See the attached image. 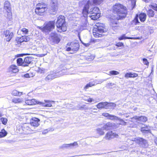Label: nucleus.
<instances>
[{
  "label": "nucleus",
  "mask_w": 157,
  "mask_h": 157,
  "mask_svg": "<svg viewBox=\"0 0 157 157\" xmlns=\"http://www.w3.org/2000/svg\"><path fill=\"white\" fill-rule=\"evenodd\" d=\"M113 11L114 13L117 14L116 19L117 20L125 18L127 14L126 7L119 3L116 4L113 6Z\"/></svg>",
  "instance_id": "f257e3e1"
},
{
  "label": "nucleus",
  "mask_w": 157,
  "mask_h": 157,
  "mask_svg": "<svg viewBox=\"0 0 157 157\" xmlns=\"http://www.w3.org/2000/svg\"><path fill=\"white\" fill-rule=\"evenodd\" d=\"M65 18V17L62 15L59 16L57 17L56 25L57 30L58 32L61 33L66 31L67 26Z\"/></svg>",
  "instance_id": "f03ea898"
},
{
  "label": "nucleus",
  "mask_w": 157,
  "mask_h": 157,
  "mask_svg": "<svg viewBox=\"0 0 157 157\" xmlns=\"http://www.w3.org/2000/svg\"><path fill=\"white\" fill-rule=\"evenodd\" d=\"M55 21H50L45 22L44 25V26L39 27L44 32L46 33L48 32H50L55 28Z\"/></svg>",
  "instance_id": "7ed1b4c3"
},
{
  "label": "nucleus",
  "mask_w": 157,
  "mask_h": 157,
  "mask_svg": "<svg viewBox=\"0 0 157 157\" xmlns=\"http://www.w3.org/2000/svg\"><path fill=\"white\" fill-rule=\"evenodd\" d=\"M4 9L6 10L5 13V16L9 21L12 20V14L11 12V7L10 4L8 1H6L4 3Z\"/></svg>",
  "instance_id": "20e7f679"
},
{
  "label": "nucleus",
  "mask_w": 157,
  "mask_h": 157,
  "mask_svg": "<svg viewBox=\"0 0 157 157\" xmlns=\"http://www.w3.org/2000/svg\"><path fill=\"white\" fill-rule=\"evenodd\" d=\"M93 29V34L95 37H101L102 34L104 32V30L102 28L99 27L98 24H97L94 26Z\"/></svg>",
  "instance_id": "39448f33"
},
{
  "label": "nucleus",
  "mask_w": 157,
  "mask_h": 157,
  "mask_svg": "<svg viewBox=\"0 0 157 157\" xmlns=\"http://www.w3.org/2000/svg\"><path fill=\"white\" fill-rule=\"evenodd\" d=\"M146 14L144 13H141L139 15L137 14L134 19L132 21V23L136 25L140 23V22L138 21V18H139L141 21H144L146 20Z\"/></svg>",
  "instance_id": "423d86ee"
},
{
  "label": "nucleus",
  "mask_w": 157,
  "mask_h": 157,
  "mask_svg": "<svg viewBox=\"0 0 157 157\" xmlns=\"http://www.w3.org/2000/svg\"><path fill=\"white\" fill-rule=\"evenodd\" d=\"M55 102V101L50 100H44V101H40L39 105L44 107H53Z\"/></svg>",
  "instance_id": "0eeeda50"
},
{
  "label": "nucleus",
  "mask_w": 157,
  "mask_h": 157,
  "mask_svg": "<svg viewBox=\"0 0 157 157\" xmlns=\"http://www.w3.org/2000/svg\"><path fill=\"white\" fill-rule=\"evenodd\" d=\"M78 145L77 142H74L70 144H63L59 147L60 149H71L78 147Z\"/></svg>",
  "instance_id": "6e6552de"
},
{
  "label": "nucleus",
  "mask_w": 157,
  "mask_h": 157,
  "mask_svg": "<svg viewBox=\"0 0 157 157\" xmlns=\"http://www.w3.org/2000/svg\"><path fill=\"white\" fill-rule=\"evenodd\" d=\"M97 108H105V107H115L116 104L113 102H101L96 105Z\"/></svg>",
  "instance_id": "1a4fd4ad"
},
{
  "label": "nucleus",
  "mask_w": 157,
  "mask_h": 157,
  "mask_svg": "<svg viewBox=\"0 0 157 157\" xmlns=\"http://www.w3.org/2000/svg\"><path fill=\"white\" fill-rule=\"evenodd\" d=\"M4 35L5 36V40L7 41H10L14 36L13 32H10L9 30L5 31L3 33Z\"/></svg>",
  "instance_id": "9d476101"
},
{
  "label": "nucleus",
  "mask_w": 157,
  "mask_h": 157,
  "mask_svg": "<svg viewBox=\"0 0 157 157\" xmlns=\"http://www.w3.org/2000/svg\"><path fill=\"white\" fill-rule=\"evenodd\" d=\"M136 141L140 146L143 147H145L147 146V141L142 138L138 137L136 139Z\"/></svg>",
  "instance_id": "9b49d317"
},
{
  "label": "nucleus",
  "mask_w": 157,
  "mask_h": 157,
  "mask_svg": "<svg viewBox=\"0 0 157 157\" xmlns=\"http://www.w3.org/2000/svg\"><path fill=\"white\" fill-rule=\"evenodd\" d=\"M92 4V1L88 0L86 2V4L85 5L82 11V13L84 17L85 16V15H87V14L88 13V9L89 6L90 5H91Z\"/></svg>",
  "instance_id": "f8f14e48"
},
{
  "label": "nucleus",
  "mask_w": 157,
  "mask_h": 157,
  "mask_svg": "<svg viewBox=\"0 0 157 157\" xmlns=\"http://www.w3.org/2000/svg\"><path fill=\"white\" fill-rule=\"evenodd\" d=\"M131 121L133 122L135 121L134 120H136V122L138 121H140L143 122H146L147 120V118L146 117L141 116L140 117H138L137 116H135L131 118Z\"/></svg>",
  "instance_id": "ddd939ff"
},
{
  "label": "nucleus",
  "mask_w": 157,
  "mask_h": 157,
  "mask_svg": "<svg viewBox=\"0 0 157 157\" xmlns=\"http://www.w3.org/2000/svg\"><path fill=\"white\" fill-rule=\"evenodd\" d=\"M117 136L118 135L117 134L111 131L108 132L106 134L105 138L106 140H110L114 137H117Z\"/></svg>",
  "instance_id": "4468645a"
},
{
  "label": "nucleus",
  "mask_w": 157,
  "mask_h": 157,
  "mask_svg": "<svg viewBox=\"0 0 157 157\" xmlns=\"http://www.w3.org/2000/svg\"><path fill=\"white\" fill-rule=\"evenodd\" d=\"M40 101H37L35 99L31 100H25V103L28 105H34L36 104L39 105Z\"/></svg>",
  "instance_id": "2eb2a0df"
},
{
  "label": "nucleus",
  "mask_w": 157,
  "mask_h": 157,
  "mask_svg": "<svg viewBox=\"0 0 157 157\" xmlns=\"http://www.w3.org/2000/svg\"><path fill=\"white\" fill-rule=\"evenodd\" d=\"M40 120L34 117L32 119L30 122V124L31 126L34 127H38L39 124V122L40 121Z\"/></svg>",
  "instance_id": "dca6fc26"
},
{
  "label": "nucleus",
  "mask_w": 157,
  "mask_h": 157,
  "mask_svg": "<svg viewBox=\"0 0 157 157\" xmlns=\"http://www.w3.org/2000/svg\"><path fill=\"white\" fill-rule=\"evenodd\" d=\"M33 58L32 57H25L23 63V66H28L29 64H30L32 61Z\"/></svg>",
  "instance_id": "f3484780"
},
{
  "label": "nucleus",
  "mask_w": 157,
  "mask_h": 157,
  "mask_svg": "<svg viewBox=\"0 0 157 157\" xmlns=\"http://www.w3.org/2000/svg\"><path fill=\"white\" fill-rule=\"evenodd\" d=\"M29 40V38L28 36H22L21 37L17 38L16 39V41L18 44H20L24 41H27Z\"/></svg>",
  "instance_id": "a211bd4d"
},
{
  "label": "nucleus",
  "mask_w": 157,
  "mask_h": 157,
  "mask_svg": "<svg viewBox=\"0 0 157 157\" xmlns=\"http://www.w3.org/2000/svg\"><path fill=\"white\" fill-rule=\"evenodd\" d=\"M70 45L71 47L72 51L75 52L79 50V45L78 43H71Z\"/></svg>",
  "instance_id": "6ab92c4d"
},
{
  "label": "nucleus",
  "mask_w": 157,
  "mask_h": 157,
  "mask_svg": "<svg viewBox=\"0 0 157 157\" xmlns=\"http://www.w3.org/2000/svg\"><path fill=\"white\" fill-rule=\"evenodd\" d=\"M19 71L17 67L15 65H12L8 68V72L9 73H16Z\"/></svg>",
  "instance_id": "aec40b11"
},
{
  "label": "nucleus",
  "mask_w": 157,
  "mask_h": 157,
  "mask_svg": "<svg viewBox=\"0 0 157 157\" xmlns=\"http://www.w3.org/2000/svg\"><path fill=\"white\" fill-rule=\"evenodd\" d=\"M57 77V75H55V74H52L51 72L50 74L48 75L44 78V80L46 81H50L54 78Z\"/></svg>",
  "instance_id": "412c9836"
},
{
  "label": "nucleus",
  "mask_w": 157,
  "mask_h": 157,
  "mask_svg": "<svg viewBox=\"0 0 157 157\" xmlns=\"http://www.w3.org/2000/svg\"><path fill=\"white\" fill-rule=\"evenodd\" d=\"M58 2L56 0L52 1L51 4V7L53 12H56L57 11L58 8Z\"/></svg>",
  "instance_id": "4be33fe9"
},
{
  "label": "nucleus",
  "mask_w": 157,
  "mask_h": 157,
  "mask_svg": "<svg viewBox=\"0 0 157 157\" xmlns=\"http://www.w3.org/2000/svg\"><path fill=\"white\" fill-rule=\"evenodd\" d=\"M114 125V123L108 122L104 125L103 128L104 130H107L111 128Z\"/></svg>",
  "instance_id": "5701e85b"
},
{
  "label": "nucleus",
  "mask_w": 157,
  "mask_h": 157,
  "mask_svg": "<svg viewBox=\"0 0 157 157\" xmlns=\"http://www.w3.org/2000/svg\"><path fill=\"white\" fill-rule=\"evenodd\" d=\"M47 10L45 9L40 8L39 7H36L35 9V12L36 13L39 15H42L43 13Z\"/></svg>",
  "instance_id": "b1692460"
},
{
  "label": "nucleus",
  "mask_w": 157,
  "mask_h": 157,
  "mask_svg": "<svg viewBox=\"0 0 157 157\" xmlns=\"http://www.w3.org/2000/svg\"><path fill=\"white\" fill-rule=\"evenodd\" d=\"M150 129V127L147 125H142L141 128V131L142 133L148 132Z\"/></svg>",
  "instance_id": "393cba45"
},
{
  "label": "nucleus",
  "mask_w": 157,
  "mask_h": 157,
  "mask_svg": "<svg viewBox=\"0 0 157 157\" xmlns=\"http://www.w3.org/2000/svg\"><path fill=\"white\" fill-rule=\"evenodd\" d=\"M89 13L91 14V15L90 16L91 18L93 20H96L98 19L100 16V14L98 13H95V12H89Z\"/></svg>",
  "instance_id": "a878e982"
},
{
  "label": "nucleus",
  "mask_w": 157,
  "mask_h": 157,
  "mask_svg": "<svg viewBox=\"0 0 157 157\" xmlns=\"http://www.w3.org/2000/svg\"><path fill=\"white\" fill-rule=\"evenodd\" d=\"M97 83L94 81L90 82L88 84H87L85 87V88L86 89H88L89 87H91L95 85Z\"/></svg>",
  "instance_id": "bb28decb"
},
{
  "label": "nucleus",
  "mask_w": 157,
  "mask_h": 157,
  "mask_svg": "<svg viewBox=\"0 0 157 157\" xmlns=\"http://www.w3.org/2000/svg\"><path fill=\"white\" fill-rule=\"evenodd\" d=\"M39 7L40 8L43 9H47L46 8V5L44 3H38L36 5V7Z\"/></svg>",
  "instance_id": "cd10ccee"
},
{
  "label": "nucleus",
  "mask_w": 157,
  "mask_h": 157,
  "mask_svg": "<svg viewBox=\"0 0 157 157\" xmlns=\"http://www.w3.org/2000/svg\"><path fill=\"white\" fill-rule=\"evenodd\" d=\"M52 39L53 42L54 44H58L60 40L59 38L56 35L52 37Z\"/></svg>",
  "instance_id": "c85d7f7f"
},
{
  "label": "nucleus",
  "mask_w": 157,
  "mask_h": 157,
  "mask_svg": "<svg viewBox=\"0 0 157 157\" xmlns=\"http://www.w3.org/2000/svg\"><path fill=\"white\" fill-rule=\"evenodd\" d=\"M103 128H98L96 129V132L99 135H102L104 134L105 132L103 131Z\"/></svg>",
  "instance_id": "c756f323"
},
{
  "label": "nucleus",
  "mask_w": 157,
  "mask_h": 157,
  "mask_svg": "<svg viewBox=\"0 0 157 157\" xmlns=\"http://www.w3.org/2000/svg\"><path fill=\"white\" fill-rule=\"evenodd\" d=\"M23 100L22 98H14L12 100V101L15 103L21 102Z\"/></svg>",
  "instance_id": "7c9ffc66"
},
{
  "label": "nucleus",
  "mask_w": 157,
  "mask_h": 157,
  "mask_svg": "<svg viewBox=\"0 0 157 157\" xmlns=\"http://www.w3.org/2000/svg\"><path fill=\"white\" fill-rule=\"evenodd\" d=\"M154 11L151 9L149 10L147 12V14L149 17H153L155 14Z\"/></svg>",
  "instance_id": "2f4dec72"
},
{
  "label": "nucleus",
  "mask_w": 157,
  "mask_h": 157,
  "mask_svg": "<svg viewBox=\"0 0 157 157\" xmlns=\"http://www.w3.org/2000/svg\"><path fill=\"white\" fill-rule=\"evenodd\" d=\"M7 134V132L4 129L2 130L1 132H0V138L6 136Z\"/></svg>",
  "instance_id": "473e14b6"
},
{
  "label": "nucleus",
  "mask_w": 157,
  "mask_h": 157,
  "mask_svg": "<svg viewBox=\"0 0 157 157\" xmlns=\"http://www.w3.org/2000/svg\"><path fill=\"white\" fill-rule=\"evenodd\" d=\"M108 119L112 120H120L119 118L117 116L112 115H110Z\"/></svg>",
  "instance_id": "72a5a7b5"
},
{
  "label": "nucleus",
  "mask_w": 157,
  "mask_h": 157,
  "mask_svg": "<svg viewBox=\"0 0 157 157\" xmlns=\"http://www.w3.org/2000/svg\"><path fill=\"white\" fill-rule=\"evenodd\" d=\"M99 11V9L97 7H94L93 9L92 10H90V11H89V12H95V13H98Z\"/></svg>",
  "instance_id": "f704fd0d"
},
{
  "label": "nucleus",
  "mask_w": 157,
  "mask_h": 157,
  "mask_svg": "<svg viewBox=\"0 0 157 157\" xmlns=\"http://www.w3.org/2000/svg\"><path fill=\"white\" fill-rule=\"evenodd\" d=\"M21 31L23 32V34L27 35L29 33V30L28 29H26L23 28L21 29Z\"/></svg>",
  "instance_id": "c9c22d12"
},
{
  "label": "nucleus",
  "mask_w": 157,
  "mask_h": 157,
  "mask_svg": "<svg viewBox=\"0 0 157 157\" xmlns=\"http://www.w3.org/2000/svg\"><path fill=\"white\" fill-rule=\"evenodd\" d=\"M17 63L18 65H19V66H23V61L22 58H19L17 59Z\"/></svg>",
  "instance_id": "e433bc0d"
},
{
  "label": "nucleus",
  "mask_w": 157,
  "mask_h": 157,
  "mask_svg": "<svg viewBox=\"0 0 157 157\" xmlns=\"http://www.w3.org/2000/svg\"><path fill=\"white\" fill-rule=\"evenodd\" d=\"M134 39V38L133 37H126L125 36V35H124L118 38L119 40H122L124 39Z\"/></svg>",
  "instance_id": "4c0bfd02"
},
{
  "label": "nucleus",
  "mask_w": 157,
  "mask_h": 157,
  "mask_svg": "<svg viewBox=\"0 0 157 157\" xmlns=\"http://www.w3.org/2000/svg\"><path fill=\"white\" fill-rule=\"evenodd\" d=\"M1 121L2 123V124L4 125H6L7 124V118L2 117L0 118Z\"/></svg>",
  "instance_id": "58836bf2"
},
{
  "label": "nucleus",
  "mask_w": 157,
  "mask_h": 157,
  "mask_svg": "<svg viewBox=\"0 0 157 157\" xmlns=\"http://www.w3.org/2000/svg\"><path fill=\"white\" fill-rule=\"evenodd\" d=\"M119 74V72L115 71H111L109 72V75H117Z\"/></svg>",
  "instance_id": "ea45409f"
},
{
  "label": "nucleus",
  "mask_w": 157,
  "mask_h": 157,
  "mask_svg": "<svg viewBox=\"0 0 157 157\" xmlns=\"http://www.w3.org/2000/svg\"><path fill=\"white\" fill-rule=\"evenodd\" d=\"M90 1H92V5H97L100 4V3L98 1V0H90Z\"/></svg>",
  "instance_id": "a19ab883"
},
{
  "label": "nucleus",
  "mask_w": 157,
  "mask_h": 157,
  "mask_svg": "<svg viewBox=\"0 0 157 157\" xmlns=\"http://www.w3.org/2000/svg\"><path fill=\"white\" fill-rule=\"evenodd\" d=\"M145 27L144 26H141L138 27V30L141 31V32L145 30Z\"/></svg>",
  "instance_id": "79ce46f5"
},
{
  "label": "nucleus",
  "mask_w": 157,
  "mask_h": 157,
  "mask_svg": "<svg viewBox=\"0 0 157 157\" xmlns=\"http://www.w3.org/2000/svg\"><path fill=\"white\" fill-rule=\"evenodd\" d=\"M54 129L52 128H48L47 129L44 130L42 132V133L44 134H46L48 131H53Z\"/></svg>",
  "instance_id": "37998d69"
},
{
  "label": "nucleus",
  "mask_w": 157,
  "mask_h": 157,
  "mask_svg": "<svg viewBox=\"0 0 157 157\" xmlns=\"http://www.w3.org/2000/svg\"><path fill=\"white\" fill-rule=\"evenodd\" d=\"M130 78H135L138 76L137 74L135 73L130 72Z\"/></svg>",
  "instance_id": "c03bdc74"
},
{
  "label": "nucleus",
  "mask_w": 157,
  "mask_h": 157,
  "mask_svg": "<svg viewBox=\"0 0 157 157\" xmlns=\"http://www.w3.org/2000/svg\"><path fill=\"white\" fill-rule=\"evenodd\" d=\"M149 7L152 8L154 10L157 11V4L149 5Z\"/></svg>",
  "instance_id": "a18cd8bd"
},
{
  "label": "nucleus",
  "mask_w": 157,
  "mask_h": 157,
  "mask_svg": "<svg viewBox=\"0 0 157 157\" xmlns=\"http://www.w3.org/2000/svg\"><path fill=\"white\" fill-rule=\"evenodd\" d=\"M144 63L147 65H149V62H148L147 60L145 58H144L143 59Z\"/></svg>",
  "instance_id": "49530a36"
},
{
  "label": "nucleus",
  "mask_w": 157,
  "mask_h": 157,
  "mask_svg": "<svg viewBox=\"0 0 157 157\" xmlns=\"http://www.w3.org/2000/svg\"><path fill=\"white\" fill-rule=\"evenodd\" d=\"M12 94L14 96H17L19 95V92H18L16 90H13L12 93Z\"/></svg>",
  "instance_id": "de8ad7c7"
},
{
  "label": "nucleus",
  "mask_w": 157,
  "mask_h": 157,
  "mask_svg": "<svg viewBox=\"0 0 157 157\" xmlns=\"http://www.w3.org/2000/svg\"><path fill=\"white\" fill-rule=\"evenodd\" d=\"M110 115L109 114L107 113H103L102 114V115L106 117H107L108 119V118L109 117Z\"/></svg>",
  "instance_id": "09e8293b"
},
{
  "label": "nucleus",
  "mask_w": 157,
  "mask_h": 157,
  "mask_svg": "<svg viewBox=\"0 0 157 157\" xmlns=\"http://www.w3.org/2000/svg\"><path fill=\"white\" fill-rule=\"evenodd\" d=\"M112 26L113 27H116V25L117 24V22L115 21H114L112 22Z\"/></svg>",
  "instance_id": "8fccbe9b"
},
{
  "label": "nucleus",
  "mask_w": 157,
  "mask_h": 157,
  "mask_svg": "<svg viewBox=\"0 0 157 157\" xmlns=\"http://www.w3.org/2000/svg\"><path fill=\"white\" fill-rule=\"evenodd\" d=\"M85 100L89 102H91L94 100L93 99L90 98H87L86 99H85Z\"/></svg>",
  "instance_id": "3c124183"
},
{
  "label": "nucleus",
  "mask_w": 157,
  "mask_h": 157,
  "mask_svg": "<svg viewBox=\"0 0 157 157\" xmlns=\"http://www.w3.org/2000/svg\"><path fill=\"white\" fill-rule=\"evenodd\" d=\"M123 45V44L121 42H119L117 43L116 45L117 47H121Z\"/></svg>",
  "instance_id": "603ef678"
},
{
  "label": "nucleus",
  "mask_w": 157,
  "mask_h": 157,
  "mask_svg": "<svg viewBox=\"0 0 157 157\" xmlns=\"http://www.w3.org/2000/svg\"><path fill=\"white\" fill-rule=\"evenodd\" d=\"M125 77L126 78H130V73H126L125 75H124Z\"/></svg>",
  "instance_id": "864d4df0"
},
{
  "label": "nucleus",
  "mask_w": 157,
  "mask_h": 157,
  "mask_svg": "<svg viewBox=\"0 0 157 157\" xmlns=\"http://www.w3.org/2000/svg\"><path fill=\"white\" fill-rule=\"evenodd\" d=\"M67 51H72V48H71V47L67 48Z\"/></svg>",
  "instance_id": "5fc2aeb1"
},
{
  "label": "nucleus",
  "mask_w": 157,
  "mask_h": 157,
  "mask_svg": "<svg viewBox=\"0 0 157 157\" xmlns=\"http://www.w3.org/2000/svg\"><path fill=\"white\" fill-rule=\"evenodd\" d=\"M120 121H121L123 123L122 124L123 125H126V122H124V121L123 120H122V119H120Z\"/></svg>",
  "instance_id": "6e6d98bb"
},
{
  "label": "nucleus",
  "mask_w": 157,
  "mask_h": 157,
  "mask_svg": "<svg viewBox=\"0 0 157 157\" xmlns=\"http://www.w3.org/2000/svg\"><path fill=\"white\" fill-rule=\"evenodd\" d=\"M24 77L25 78H29L30 76L29 74H26L24 75Z\"/></svg>",
  "instance_id": "4d7b16f0"
},
{
  "label": "nucleus",
  "mask_w": 157,
  "mask_h": 157,
  "mask_svg": "<svg viewBox=\"0 0 157 157\" xmlns=\"http://www.w3.org/2000/svg\"><path fill=\"white\" fill-rule=\"evenodd\" d=\"M90 57H90L89 58H88V59H90V60H92L94 59V57L93 56H91Z\"/></svg>",
  "instance_id": "13d9d810"
},
{
  "label": "nucleus",
  "mask_w": 157,
  "mask_h": 157,
  "mask_svg": "<svg viewBox=\"0 0 157 157\" xmlns=\"http://www.w3.org/2000/svg\"><path fill=\"white\" fill-rule=\"evenodd\" d=\"M83 44L85 46H86V47L88 46L89 45V44L88 43V44Z\"/></svg>",
  "instance_id": "bf43d9fd"
},
{
  "label": "nucleus",
  "mask_w": 157,
  "mask_h": 157,
  "mask_svg": "<svg viewBox=\"0 0 157 157\" xmlns=\"http://www.w3.org/2000/svg\"><path fill=\"white\" fill-rule=\"evenodd\" d=\"M98 1L99 2L100 4L102 1L103 0H98Z\"/></svg>",
  "instance_id": "052dcab7"
},
{
  "label": "nucleus",
  "mask_w": 157,
  "mask_h": 157,
  "mask_svg": "<svg viewBox=\"0 0 157 157\" xmlns=\"http://www.w3.org/2000/svg\"><path fill=\"white\" fill-rule=\"evenodd\" d=\"M22 94V92H19V95L20 96H21Z\"/></svg>",
  "instance_id": "680f3d73"
},
{
  "label": "nucleus",
  "mask_w": 157,
  "mask_h": 157,
  "mask_svg": "<svg viewBox=\"0 0 157 157\" xmlns=\"http://www.w3.org/2000/svg\"><path fill=\"white\" fill-rule=\"evenodd\" d=\"M155 144H156V145H157V139H155Z\"/></svg>",
  "instance_id": "e2e57ef3"
},
{
  "label": "nucleus",
  "mask_w": 157,
  "mask_h": 157,
  "mask_svg": "<svg viewBox=\"0 0 157 157\" xmlns=\"http://www.w3.org/2000/svg\"><path fill=\"white\" fill-rule=\"evenodd\" d=\"M2 116V114H0V117Z\"/></svg>",
  "instance_id": "0e129e2a"
},
{
  "label": "nucleus",
  "mask_w": 157,
  "mask_h": 157,
  "mask_svg": "<svg viewBox=\"0 0 157 157\" xmlns=\"http://www.w3.org/2000/svg\"><path fill=\"white\" fill-rule=\"evenodd\" d=\"M135 4H136V3H135V2L134 3V5H135Z\"/></svg>",
  "instance_id": "69168bd1"
},
{
  "label": "nucleus",
  "mask_w": 157,
  "mask_h": 157,
  "mask_svg": "<svg viewBox=\"0 0 157 157\" xmlns=\"http://www.w3.org/2000/svg\"><path fill=\"white\" fill-rule=\"evenodd\" d=\"M71 53H73V52H71Z\"/></svg>",
  "instance_id": "338daca9"
}]
</instances>
